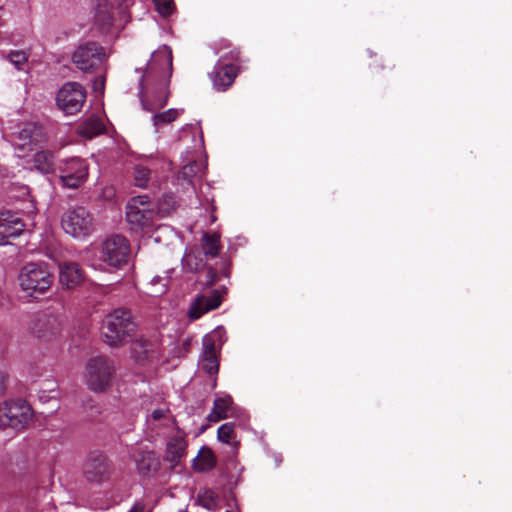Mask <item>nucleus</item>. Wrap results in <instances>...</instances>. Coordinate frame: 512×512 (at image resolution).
<instances>
[{
	"label": "nucleus",
	"instance_id": "obj_1",
	"mask_svg": "<svg viewBox=\"0 0 512 512\" xmlns=\"http://www.w3.org/2000/svg\"><path fill=\"white\" fill-rule=\"evenodd\" d=\"M172 60L171 48L162 45L151 54L145 66L135 68L138 97L143 110L154 112L167 104L173 71Z\"/></svg>",
	"mask_w": 512,
	"mask_h": 512
},
{
	"label": "nucleus",
	"instance_id": "obj_2",
	"mask_svg": "<svg viewBox=\"0 0 512 512\" xmlns=\"http://www.w3.org/2000/svg\"><path fill=\"white\" fill-rule=\"evenodd\" d=\"M101 336L110 347L124 346L128 337V312L117 308L107 314L102 321Z\"/></svg>",
	"mask_w": 512,
	"mask_h": 512
},
{
	"label": "nucleus",
	"instance_id": "obj_3",
	"mask_svg": "<svg viewBox=\"0 0 512 512\" xmlns=\"http://www.w3.org/2000/svg\"><path fill=\"white\" fill-rule=\"evenodd\" d=\"M86 371L88 387L95 392H103L110 387L116 369L111 359L99 355L87 361Z\"/></svg>",
	"mask_w": 512,
	"mask_h": 512
},
{
	"label": "nucleus",
	"instance_id": "obj_4",
	"mask_svg": "<svg viewBox=\"0 0 512 512\" xmlns=\"http://www.w3.org/2000/svg\"><path fill=\"white\" fill-rule=\"evenodd\" d=\"M20 286L30 296L45 293L53 283V276L47 266L37 263H28L19 274Z\"/></svg>",
	"mask_w": 512,
	"mask_h": 512
},
{
	"label": "nucleus",
	"instance_id": "obj_5",
	"mask_svg": "<svg viewBox=\"0 0 512 512\" xmlns=\"http://www.w3.org/2000/svg\"><path fill=\"white\" fill-rule=\"evenodd\" d=\"M31 406L22 399L6 401L0 406V425L16 430L24 429L32 420Z\"/></svg>",
	"mask_w": 512,
	"mask_h": 512
},
{
	"label": "nucleus",
	"instance_id": "obj_6",
	"mask_svg": "<svg viewBox=\"0 0 512 512\" xmlns=\"http://www.w3.org/2000/svg\"><path fill=\"white\" fill-rule=\"evenodd\" d=\"M106 59L102 46L96 42H87L80 45L73 53V63L85 73L98 70Z\"/></svg>",
	"mask_w": 512,
	"mask_h": 512
},
{
	"label": "nucleus",
	"instance_id": "obj_7",
	"mask_svg": "<svg viewBox=\"0 0 512 512\" xmlns=\"http://www.w3.org/2000/svg\"><path fill=\"white\" fill-rule=\"evenodd\" d=\"M86 100L84 87L77 82H68L62 86L56 96L59 109L67 115L78 113Z\"/></svg>",
	"mask_w": 512,
	"mask_h": 512
},
{
	"label": "nucleus",
	"instance_id": "obj_8",
	"mask_svg": "<svg viewBox=\"0 0 512 512\" xmlns=\"http://www.w3.org/2000/svg\"><path fill=\"white\" fill-rule=\"evenodd\" d=\"M30 331L39 340L49 342L56 339L62 332L61 319L47 312L37 313L30 323Z\"/></svg>",
	"mask_w": 512,
	"mask_h": 512
},
{
	"label": "nucleus",
	"instance_id": "obj_9",
	"mask_svg": "<svg viewBox=\"0 0 512 512\" xmlns=\"http://www.w3.org/2000/svg\"><path fill=\"white\" fill-rule=\"evenodd\" d=\"M61 224L67 234L84 237L93 229V218L84 207H76L63 215Z\"/></svg>",
	"mask_w": 512,
	"mask_h": 512
},
{
	"label": "nucleus",
	"instance_id": "obj_10",
	"mask_svg": "<svg viewBox=\"0 0 512 512\" xmlns=\"http://www.w3.org/2000/svg\"><path fill=\"white\" fill-rule=\"evenodd\" d=\"M59 169L61 184L72 189L80 187L88 176V165L79 157L64 160Z\"/></svg>",
	"mask_w": 512,
	"mask_h": 512
},
{
	"label": "nucleus",
	"instance_id": "obj_11",
	"mask_svg": "<svg viewBox=\"0 0 512 512\" xmlns=\"http://www.w3.org/2000/svg\"><path fill=\"white\" fill-rule=\"evenodd\" d=\"M111 471L108 457L99 451L90 453L83 466V476L90 483L100 484L108 480Z\"/></svg>",
	"mask_w": 512,
	"mask_h": 512
},
{
	"label": "nucleus",
	"instance_id": "obj_12",
	"mask_svg": "<svg viewBox=\"0 0 512 512\" xmlns=\"http://www.w3.org/2000/svg\"><path fill=\"white\" fill-rule=\"evenodd\" d=\"M103 260L114 267L126 264L128 260V242L124 236L113 235L104 242Z\"/></svg>",
	"mask_w": 512,
	"mask_h": 512
},
{
	"label": "nucleus",
	"instance_id": "obj_13",
	"mask_svg": "<svg viewBox=\"0 0 512 512\" xmlns=\"http://www.w3.org/2000/svg\"><path fill=\"white\" fill-rule=\"evenodd\" d=\"M130 156H133L132 163V176L133 183L136 187L146 189L151 180V173L155 167V158L152 154L140 155L130 151Z\"/></svg>",
	"mask_w": 512,
	"mask_h": 512
},
{
	"label": "nucleus",
	"instance_id": "obj_14",
	"mask_svg": "<svg viewBox=\"0 0 512 512\" xmlns=\"http://www.w3.org/2000/svg\"><path fill=\"white\" fill-rule=\"evenodd\" d=\"M150 198L147 194L130 198V228L146 227L152 222L154 212L149 208Z\"/></svg>",
	"mask_w": 512,
	"mask_h": 512
},
{
	"label": "nucleus",
	"instance_id": "obj_15",
	"mask_svg": "<svg viewBox=\"0 0 512 512\" xmlns=\"http://www.w3.org/2000/svg\"><path fill=\"white\" fill-rule=\"evenodd\" d=\"M18 142L15 144L19 151L18 156L23 157L31 152L36 145L43 142L45 134L43 127L36 123H27L18 133Z\"/></svg>",
	"mask_w": 512,
	"mask_h": 512
},
{
	"label": "nucleus",
	"instance_id": "obj_16",
	"mask_svg": "<svg viewBox=\"0 0 512 512\" xmlns=\"http://www.w3.org/2000/svg\"><path fill=\"white\" fill-rule=\"evenodd\" d=\"M158 355V345L156 342L140 337L130 338V359H133L139 366L150 364Z\"/></svg>",
	"mask_w": 512,
	"mask_h": 512
},
{
	"label": "nucleus",
	"instance_id": "obj_17",
	"mask_svg": "<svg viewBox=\"0 0 512 512\" xmlns=\"http://www.w3.org/2000/svg\"><path fill=\"white\" fill-rule=\"evenodd\" d=\"M237 74L238 69L233 63L218 60L209 77L215 90L226 91L234 83Z\"/></svg>",
	"mask_w": 512,
	"mask_h": 512
},
{
	"label": "nucleus",
	"instance_id": "obj_18",
	"mask_svg": "<svg viewBox=\"0 0 512 512\" xmlns=\"http://www.w3.org/2000/svg\"><path fill=\"white\" fill-rule=\"evenodd\" d=\"M25 230V223L12 211L0 212V245L9 243V238L18 237Z\"/></svg>",
	"mask_w": 512,
	"mask_h": 512
},
{
	"label": "nucleus",
	"instance_id": "obj_19",
	"mask_svg": "<svg viewBox=\"0 0 512 512\" xmlns=\"http://www.w3.org/2000/svg\"><path fill=\"white\" fill-rule=\"evenodd\" d=\"M222 299L218 290H213L209 295H198L191 303L188 316L192 320H197L205 313L218 308Z\"/></svg>",
	"mask_w": 512,
	"mask_h": 512
},
{
	"label": "nucleus",
	"instance_id": "obj_20",
	"mask_svg": "<svg viewBox=\"0 0 512 512\" xmlns=\"http://www.w3.org/2000/svg\"><path fill=\"white\" fill-rule=\"evenodd\" d=\"M85 281V274L78 263L64 262L59 265V282L67 290L75 289Z\"/></svg>",
	"mask_w": 512,
	"mask_h": 512
},
{
	"label": "nucleus",
	"instance_id": "obj_21",
	"mask_svg": "<svg viewBox=\"0 0 512 512\" xmlns=\"http://www.w3.org/2000/svg\"><path fill=\"white\" fill-rule=\"evenodd\" d=\"M187 449V441L185 434L180 431H177L175 435H173L166 446V459L173 466L178 465L181 459L186 455Z\"/></svg>",
	"mask_w": 512,
	"mask_h": 512
},
{
	"label": "nucleus",
	"instance_id": "obj_22",
	"mask_svg": "<svg viewBox=\"0 0 512 512\" xmlns=\"http://www.w3.org/2000/svg\"><path fill=\"white\" fill-rule=\"evenodd\" d=\"M94 23L102 32H106L112 26L113 15L111 6L107 0H95Z\"/></svg>",
	"mask_w": 512,
	"mask_h": 512
},
{
	"label": "nucleus",
	"instance_id": "obj_23",
	"mask_svg": "<svg viewBox=\"0 0 512 512\" xmlns=\"http://www.w3.org/2000/svg\"><path fill=\"white\" fill-rule=\"evenodd\" d=\"M4 469L13 477L26 474L29 470V460L27 455L23 452H15L8 455V458L4 463Z\"/></svg>",
	"mask_w": 512,
	"mask_h": 512
},
{
	"label": "nucleus",
	"instance_id": "obj_24",
	"mask_svg": "<svg viewBox=\"0 0 512 512\" xmlns=\"http://www.w3.org/2000/svg\"><path fill=\"white\" fill-rule=\"evenodd\" d=\"M105 130V125L100 117L91 115L86 118L77 128L80 136L91 139Z\"/></svg>",
	"mask_w": 512,
	"mask_h": 512
},
{
	"label": "nucleus",
	"instance_id": "obj_25",
	"mask_svg": "<svg viewBox=\"0 0 512 512\" xmlns=\"http://www.w3.org/2000/svg\"><path fill=\"white\" fill-rule=\"evenodd\" d=\"M232 403V398L229 395L216 398L213 403V408L207 416V420L216 423L227 418Z\"/></svg>",
	"mask_w": 512,
	"mask_h": 512
},
{
	"label": "nucleus",
	"instance_id": "obj_26",
	"mask_svg": "<svg viewBox=\"0 0 512 512\" xmlns=\"http://www.w3.org/2000/svg\"><path fill=\"white\" fill-rule=\"evenodd\" d=\"M216 465V459L212 450L203 446L198 455L193 459L192 467L197 472H208Z\"/></svg>",
	"mask_w": 512,
	"mask_h": 512
},
{
	"label": "nucleus",
	"instance_id": "obj_27",
	"mask_svg": "<svg viewBox=\"0 0 512 512\" xmlns=\"http://www.w3.org/2000/svg\"><path fill=\"white\" fill-rule=\"evenodd\" d=\"M136 465L140 474L149 475L158 470L160 462L154 452L144 451L136 459Z\"/></svg>",
	"mask_w": 512,
	"mask_h": 512
},
{
	"label": "nucleus",
	"instance_id": "obj_28",
	"mask_svg": "<svg viewBox=\"0 0 512 512\" xmlns=\"http://www.w3.org/2000/svg\"><path fill=\"white\" fill-rule=\"evenodd\" d=\"M34 166L43 174H51L55 172V157L49 150L38 151L34 155Z\"/></svg>",
	"mask_w": 512,
	"mask_h": 512
},
{
	"label": "nucleus",
	"instance_id": "obj_29",
	"mask_svg": "<svg viewBox=\"0 0 512 512\" xmlns=\"http://www.w3.org/2000/svg\"><path fill=\"white\" fill-rule=\"evenodd\" d=\"M206 164L203 160L191 161L187 165L183 166L180 172V176L192 183L194 178H203L205 175Z\"/></svg>",
	"mask_w": 512,
	"mask_h": 512
},
{
	"label": "nucleus",
	"instance_id": "obj_30",
	"mask_svg": "<svg viewBox=\"0 0 512 512\" xmlns=\"http://www.w3.org/2000/svg\"><path fill=\"white\" fill-rule=\"evenodd\" d=\"M202 249L205 256L216 257L220 250V237L215 233H204L202 236Z\"/></svg>",
	"mask_w": 512,
	"mask_h": 512
},
{
	"label": "nucleus",
	"instance_id": "obj_31",
	"mask_svg": "<svg viewBox=\"0 0 512 512\" xmlns=\"http://www.w3.org/2000/svg\"><path fill=\"white\" fill-rule=\"evenodd\" d=\"M179 115V111L177 109L171 108L161 113H156L153 115V124L156 128L163 126L164 124H168L173 122Z\"/></svg>",
	"mask_w": 512,
	"mask_h": 512
},
{
	"label": "nucleus",
	"instance_id": "obj_32",
	"mask_svg": "<svg viewBox=\"0 0 512 512\" xmlns=\"http://www.w3.org/2000/svg\"><path fill=\"white\" fill-rule=\"evenodd\" d=\"M199 365L206 373L210 375L217 373L219 369L217 355H202L200 358Z\"/></svg>",
	"mask_w": 512,
	"mask_h": 512
},
{
	"label": "nucleus",
	"instance_id": "obj_33",
	"mask_svg": "<svg viewBox=\"0 0 512 512\" xmlns=\"http://www.w3.org/2000/svg\"><path fill=\"white\" fill-rule=\"evenodd\" d=\"M221 329H216L212 334H207L204 336L203 338V354L202 355H210V354H215L217 355V350H216V343H215V338L216 336H220L221 334Z\"/></svg>",
	"mask_w": 512,
	"mask_h": 512
},
{
	"label": "nucleus",
	"instance_id": "obj_34",
	"mask_svg": "<svg viewBox=\"0 0 512 512\" xmlns=\"http://www.w3.org/2000/svg\"><path fill=\"white\" fill-rule=\"evenodd\" d=\"M156 11L162 17H169L175 11L173 0H153Z\"/></svg>",
	"mask_w": 512,
	"mask_h": 512
},
{
	"label": "nucleus",
	"instance_id": "obj_35",
	"mask_svg": "<svg viewBox=\"0 0 512 512\" xmlns=\"http://www.w3.org/2000/svg\"><path fill=\"white\" fill-rule=\"evenodd\" d=\"M234 437V424L225 423L222 424L217 430V438L219 441L230 444Z\"/></svg>",
	"mask_w": 512,
	"mask_h": 512
},
{
	"label": "nucleus",
	"instance_id": "obj_36",
	"mask_svg": "<svg viewBox=\"0 0 512 512\" xmlns=\"http://www.w3.org/2000/svg\"><path fill=\"white\" fill-rule=\"evenodd\" d=\"M8 58L18 69L27 61V56L24 51H12L8 55Z\"/></svg>",
	"mask_w": 512,
	"mask_h": 512
},
{
	"label": "nucleus",
	"instance_id": "obj_37",
	"mask_svg": "<svg viewBox=\"0 0 512 512\" xmlns=\"http://www.w3.org/2000/svg\"><path fill=\"white\" fill-rule=\"evenodd\" d=\"M217 278H218V274H217V271L215 268L209 266L207 267L206 269V275H205V285L206 286H213L216 281H217Z\"/></svg>",
	"mask_w": 512,
	"mask_h": 512
},
{
	"label": "nucleus",
	"instance_id": "obj_38",
	"mask_svg": "<svg viewBox=\"0 0 512 512\" xmlns=\"http://www.w3.org/2000/svg\"><path fill=\"white\" fill-rule=\"evenodd\" d=\"M240 52L238 50H231L229 53L223 55L219 60L223 62L231 63L239 59Z\"/></svg>",
	"mask_w": 512,
	"mask_h": 512
},
{
	"label": "nucleus",
	"instance_id": "obj_39",
	"mask_svg": "<svg viewBox=\"0 0 512 512\" xmlns=\"http://www.w3.org/2000/svg\"><path fill=\"white\" fill-rule=\"evenodd\" d=\"M105 86V77L100 76L98 78H95L93 81V90L95 92L103 93Z\"/></svg>",
	"mask_w": 512,
	"mask_h": 512
},
{
	"label": "nucleus",
	"instance_id": "obj_40",
	"mask_svg": "<svg viewBox=\"0 0 512 512\" xmlns=\"http://www.w3.org/2000/svg\"><path fill=\"white\" fill-rule=\"evenodd\" d=\"M166 413H167L166 409L158 408L152 412L151 417L154 420H160L166 416Z\"/></svg>",
	"mask_w": 512,
	"mask_h": 512
},
{
	"label": "nucleus",
	"instance_id": "obj_41",
	"mask_svg": "<svg viewBox=\"0 0 512 512\" xmlns=\"http://www.w3.org/2000/svg\"><path fill=\"white\" fill-rule=\"evenodd\" d=\"M130 512H150L146 510V507L144 504L136 502L132 508H130Z\"/></svg>",
	"mask_w": 512,
	"mask_h": 512
},
{
	"label": "nucleus",
	"instance_id": "obj_42",
	"mask_svg": "<svg viewBox=\"0 0 512 512\" xmlns=\"http://www.w3.org/2000/svg\"><path fill=\"white\" fill-rule=\"evenodd\" d=\"M6 381L7 376L3 373H0V395H3L6 391Z\"/></svg>",
	"mask_w": 512,
	"mask_h": 512
},
{
	"label": "nucleus",
	"instance_id": "obj_43",
	"mask_svg": "<svg viewBox=\"0 0 512 512\" xmlns=\"http://www.w3.org/2000/svg\"><path fill=\"white\" fill-rule=\"evenodd\" d=\"M118 7L122 13H125L128 9V5L126 4V0H116Z\"/></svg>",
	"mask_w": 512,
	"mask_h": 512
},
{
	"label": "nucleus",
	"instance_id": "obj_44",
	"mask_svg": "<svg viewBox=\"0 0 512 512\" xmlns=\"http://www.w3.org/2000/svg\"><path fill=\"white\" fill-rule=\"evenodd\" d=\"M161 281V278L159 276H155L152 280H151V284L152 285H155L157 283H159Z\"/></svg>",
	"mask_w": 512,
	"mask_h": 512
},
{
	"label": "nucleus",
	"instance_id": "obj_45",
	"mask_svg": "<svg viewBox=\"0 0 512 512\" xmlns=\"http://www.w3.org/2000/svg\"><path fill=\"white\" fill-rule=\"evenodd\" d=\"M165 291H166V287H165V285H163V286L161 287V289H159L158 291H156V293H158V294H162V293H164Z\"/></svg>",
	"mask_w": 512,
	"mask_h": 512
},
{
	"label": "nucleus",
	"instance_id": "obj_46",
	"mask_svg": "<svg viewBox=\"0 0 512 512\" xmlns=\"http://www.w3.org/2000/svg\"><path fill=\"white\" fill-rule=\"evenodd\" d=\"M126 209H128V204L126 205ZM128 215H129V212H128V210H126V212H125V217H126L127 219H128Z\"/></svg>",
	"mask_w": 512,
	"mask_h": 512
},
{
	"label": "nucleus",
	"instance_id": "obj_47",
	"mask_svg": "<svg viewBox=\"0 0 512 512\" xmlns=\"http://www.w3.org/2000/svg\"><path fill=\"white\" fill-rule=\"evenodd\" d=\"M205 494H209V498L212 499V492L211 491H206Z\"/></svg>",
	"mask_w": 512,
	"mask_h": 512
},
{
	"label": "nucleus",
	"instance_id": "obj_48",
	"mask_svg": "<svg viewBox=\"0 0 512 512\" xmlns=\"http://www.w3.org/2000/svg\"><path fill=\"white\" fill-rule=\"evenodd\" d=\"M178 512H187L186 509H180Z\"/></svg>",
	"mask_w": 512,
	"mask_h": 512
},
{
	"label": "nucleus",
	"instance_id": "obj_49",
	"mask_svg": "<svg viewBox=\"0 0 512 512\" xmlns=\"http://www.w3.org/2000/svg\"><path fill=\"white\" fill-rule=\"evenodd\" d=\"M184 345H185V346H188V345H189V342H188V341H185V342H184Z\"/></svg>",
	"mask_w": 512,
	"mask_h": 512
},
{
	"label": "nucleus",
	"instance_id": "obj_50",
	"mask_svg": "<svg viewBox=\"0 0 512 512\" xmlns=\"http://www.w3.org/2000/svg\"><path fill=\"white\" fill-rule=\"evenodd\" d=\"M203 506L209 508V505L207 503L203 504Z\"/></svg>",
	"mask_w": 512,
	"mask_h": 512
}]
</instances>
